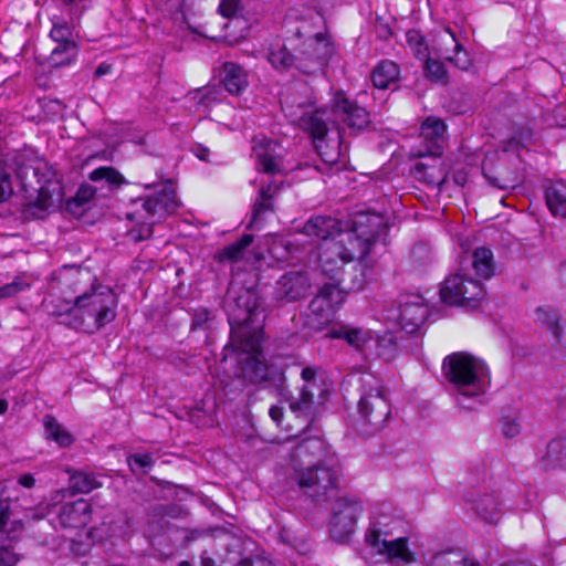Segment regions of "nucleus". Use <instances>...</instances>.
<instances>
[{"label": "nucleus", "mask_w": 566, "mask_h": 566, "mask_svg": "<svg viewBox=\"0 0 566 566\" xmlns=\"http://www.w3.org/2000/svg\"><path fill=\"white\" fill-rule=\"evenodd\" d=\"M223 308L230 325L229 346L239 355L238 363L243 378L252 384L262 382L273 387L277 395L289 399L283 368L268 363L261 349L264 301L259 289H229Z\"/></svg>", "instance_id": "f257e3e1"}, {"label": "nucleus", "mask_w": 566, "mask_h": 566, "mask_svg": "<svg viewBox=\"0 0 566 566\" xmlns=\"http://www.w3.org/2000/svg\"><path fill=\"white\" fill-rule=\"evenodd\" d=\"M62 197V186L48 163L27 160L21 153L2 159V218L12 216L21 222L42 219Z\"/></svg>", "instance_id": "f03ea898"}, {"label": "nucleus", "mask_w": 566, "mask_h": 566, "mask_svg": "<svg viewBox=\"0 0 566 566\" xmlns=\"http://www.w3.org/2000/svg\"><path fill=\"white\" fill-rule=\"evenodd\" d=\"M301 232L324 241L318 248L319 266L336 287L345 282L344 264L354 260H366L350 239L345 237L340 222L332 217H312Z\"/></svg>", "instance_id": "7ed1b4c3"}, {"label": "nucleus", "mask_w": 566, "mask_h": 566, "mask_svg": "<svg viewBox=\"0 0 566 566\" xmlns=\"http://www.w3.org/2000/svg\"><path fill=\"white\" fill-rule=\"evenodd\" d=\"M443 371L458 392L457 401L461 408L472 410L476 403H482L490 376L481 359L467 353H454L444 358Z\"/></svg>", "instance_id": "20e7f679"}, {"label": "nucleus", "mask_w": 566, "mask_h": 566, "mask_svg": "<svg viewBox=\"0 0 566 566\" xmlns=\"http://www.w3.org/2000/svg\"><path fill=\"white\" fill-rule=\"evenodd\" d=\"M325 125L335 128L338 134L348 129L352 135L368 129L371 119L365 107L348 99L343 93H337L331 106L304 113L300 117V126L312 129L316 136H322Z\"/></svg>", "instance_id": "39448f33"}, {"label": "nucleus", "mask_w": 566, "mask_h": 566, "mask_svg": "<svg viewBox=\"0 0 566 566\" xmlns=\"http://www.w3.org/2000/svg\"><path fill=\"white\" fill-rule=\"evenodd\" d=\"M359 381L360 398L350 421L360 436L371 437L384 428L391 413L389 390L371 374L363 375Z\"/></svg>", "instance_id": "423d86ee"}, {"label": "nucleus", "mask_w": 566, "mask_h": 566, "mask_svg": "<svg viewBox=\"0 0 566 566\" xmlns=\"http://www.w3.org/2000/svg\"><path fill=\"white\" fill-rule=\"evenodd\" d=\"M340 467L335 454H326L315 464L298 468L294 464V476L300 492L315 504H324L337 496Z\"/></svg>", "instance_id": "0eeeda50"}, {"label": "nucleus", "mask_w": 566, "mask_h": 566, "mask_svg": "<svg viewBox=\"0 0 566 566\" xmlns=\"http://www.w3.org/2000/svg\"><path fill=\"white\" fill-rule=\"evenodd\" d=\"M116 300L111 290L105 292L83 293L74 300L73 306L66 310L65 319L62 322L72 328H81L85 318H92L97 329L113 322L116 316Z\"/></svg>", "instance_id": "6e6552de"}, {"label": "nucleus", "mask_w": 566, "mask_h": 566, "mask_svg": "<svg viewBox=\"0 0 566 566\" xmlns=\"http://www.w3.org/2000/svg\"><path fill=\"white\" fill-rule=\"evenodd\" d=\"M484 295L485 291L482 282L469 276L464 268V260H460L459 271L447 277L440 289L443 303L463 306L469 310L476 308Z\"/></svg>", "instance_id": "1a4fd4ad"}, {"label": "nucleus", "mask_w": 566, "mask_h": 566, "mask_svg": "<svg viewBox=\"0 0 566 566\" xmlns=\"http://www.w3.org/2000/svg\"><path fill=\"white\" fill-rule=\"evenodd\" d=\"M344 233L367 259L377 242L387 244L388 224L381 214L358 212L350 222V229Z\"/></svg>", "instance_id": "9d476101"}, {"label": "nucleus", "mask_w": 566, "mask_h": 566, "mask_svg": "<svg viewBox=\"0 0 566 566\" xmlns=\"http://www.w3.org/2000/svg\"><path fill=\"white\" fill-rule=\"evenodd\" d=\"M332 45L322 33L307 39L295 54V69L311 75L322 72L332 55Z\"/></svg>", "instance_id": "9b49d317"}, {"label": "nucleus", "mask_w": 566, "mask_h": 566, "mask_svg": "<svg viewBox=\"0 0 566 566\" xmlns=\"http://www.w3.org/2000/svg\"><path fill=\"white\" fill-rule=\"evenodd\" d=\"M361 511L360 501L352 497H338L333 505L329 520L332 538L340 543L347 541L355 531Z\"/></svg>", "instance_id": "f8f14e48"}, {"label": "nucleus", "mask_w": 566, "mask_h": 566, "mask_svg": "<svg viewBox=\"0 0 566 566\" xmlns=\"http://www.w3.org/2000/svg\"><path fill=\"white\" fill-rule=\"evenodd\" d=\"M334 295H338L335 284H325L308 305L305 326L319 332L329 324L334 315Z\"/></svg>", "instance_id": "ddd939ff"}, {"label": "nucleus", "mask_w": 566, "mask_h": 566, "mask_svg": "<svg viewBox=\"0 0 566 566\" xmlns=\"http://www.w3.org/2000/svg\"><path fill=\"white\" fill-rule=\"evenodd\" d=\"M396 311V319L401 331L408 334H415L420 331L429 315L428 307L422 296L415 294L401 297Z\"/></svg>", "instance_id": "4468645a"}, {"label": "nucleus", "mask_w": 566, "mask_h": 566, "mask_svg": "<svg viewBox=\"0 0 566 566\" xmlns=\"http://www.w3.org/2000/svg\"><path fill=\"white\" fill-rule=\"evenodd\" d=\"M310 287V279L305 272L290 271L276 281L273 297L280 305L296 302L307 295Z\"/></svg>", "instance_id": "2eb2a0df"}, {"label": "nucleus", "mask_w": 566, "mask_h": 566, "mask_svg": "<svg viewBox=\"0 0 566 566\" xmlns=\"http://www.w3.org/2000/svg\"><path fill=\"white\" fill-rule=\"evenodd\" d=\"M381 530H368L365 535L366 543L375 548L379 554L386 555L389 560H400L409 563L412 560V555L407 547V539L403 537L394 541L381 538Z\"/></svg>", "instance_id": "dca6fc26"}, {"label": "nucleus", "mask_w": 566, "mask_h": 566, "mask_svg": "<svg viewBox=\"0 0 566 566\" xmlns=\"http://www.w3.org/2000/svg\"><path fill=\"white\" fill-rule=\"evenodd\" d=\"M315 375L316 371L312 367L302 369L301 376L306 385L302 387L298 398L290 403L294 412L312 418L315 417L317 408L321 405V401L316 402L314 400V389L319 390L321 394L323 392V390L314 384Z\"/></svg>", "instance_id": "f3484780"}, {"label": "nucleus", "mask_w": 566, "mask_h": 566, "mask_svg": "<svg viewBox=\"0 0 566 566\" xmlns=\"http://www.w3.org/2000/svg\"><path fill=\"white\" fill-rule=\"evenodd\" d=\"M482 172L490 185L501 190L514 189L520 182L517 170L504 160H500L496 165L484 161Z\"/></svg>", "instance_id": "a211bd4d"}, {"label": "nucleus", "mask_w": 566, "mask_h": 566, "mask_svg": "<svg viewBox=\"0 0 566 566\" xmlns=\"http://www.w3.org/2000/svg\"><path fill=\"white\" fill-rule=\"evenodd\" d=\"M92 509L84 499L63 504L57 513V518L64 528H80L87 525L91 520Z\"/></svg>", "instance_id": "6ab92c4d"}, {"label": "nucleus", "mask_w": 566, "mask_h": 566, "mask_svg": "<svg viewBox=\"0 0 566 566\" xmlns=\"http://www.w3.org/2000/svg\"><path fill=\"white\" fill-rule=\"evenodd\" d=\"M464 500L472 504L475 514L486 523L496 524L501 516L502 510L497 499L490 493L474 494L469 492L464 495Z\"/></svg>", "instance_id": "aec40b11"}, {"label": "nucleus", "mask_w": 566, "mask_h": 566, "mask_svg": "<svg viewBox=\"0 0 566 566\" xmlns=\"http://www.w3.org/2000/svg\"><path fill=\"white\" fill-rule=\"evenodd\" d=\"M177 207L176 195L170 182L164 185L161 190L143 200L144 210L151 217L172 213Z\"/></svg>", "instance_id": "412c9836"}, {"label": "nucleus", "mask_w": 566, "mask_h": 566, "mask_svg": "<svg viewBox=\"0 0 566 566\" xmlns=\"http://www.w3.org/2000/svg\"><path fill=\"white\" fill-rule=\"evenodd\" d=\"M325 450L324 442L318 438H308L298 442L291 452V463L298 468H305L315 464L313 460L324 459L323 452Z\"/></svg>", "instance_id": "4be33fe9"}, {"label": "nucleus", "mask_w": 566, "mask_h": 566, "mask_svg": "<svg viewBox=\"0 0 566 566\" xmlns=\"http://www.w3.org/2000/svg\"><path fill=\"white\" fill-rule=\"evenodd\" d=\"M323 129L325 132L322 134V136H316L312 129L304 130L311 135L315 149L321 159L327 165H335L338 163L342 155V134L336 133V138L328 139L327 134L329 130H332V128L325 125V128Z\"/></svg>", "instance_id": "5701e85b"}, {"label": "nucleus", "mask_w": 566, "mask_h": 566, "mask_svg": "<svg viewBox=\"0 0 566 566\" xmlns=\"http://www.w3.org/2000/svg\"><path fill=\"white\" fill-rule=\"evenodd\" d=\"M535 322L549 331L556 343L566 350V325L560 324V314L557 310L538 306L535 310Z\"/></svg>", "instance_id": "b1692460"}, {"label": "nucleus", "mask_w": 566, "mask_h": 566, "mask_svg": "<svg viewBox=\"0 0 566 566\" xmlns=\"http://www.w3.org/2000/svg\"><path fill=\"white\" fill-rule=\"evenodd\" d=\"M538 467L544 470L566 469V438L552 439L538 459Z\"/></svg>", "instance_id": "393cba45"}, {"label": "nucleus", "mask_w": 566, "mask_h": 566, "mask_svg": "<svg viewBox=\"0 0 566 566\" xmlns=\"http://www.w3.org/2000/svg\"><path fill=\"white\" fill-rule=\"evenodd\" d=\"M464 268L468 272L469 265L474 270L475 275L481 279H490L494 275L495 263L493 252L486 247L476 248L470 256H462Z\"/></svg>", "instance_id": "a878e982"}, {"label": "nucleus", "mask_w": 566, "mask_h": 566, "mask_svg": "<svg viewBox=\"0 0 566 566\" xmlns=\"http://www.w3.org/2000/svg\"><path fill=\"white\" fill-rule=\"evenodd\" d=\"M331 336L333 338L345 339L349 345L363 353L367 349H371L373 335L368 329L340 325L331 331Z\"/></svg>", "instance_id": "bb28decb"}, {"label": "nucleus", "mask_w": 566, "mask_h": 566, "mask_svg": "<svg viewBox=\"0 0 566 566\" xmlns=\"http://www.w3.org/2000/svg\"><path fill=\"white\" fill-rule=\"evenodd\" d=\"M220 77L224 88L232 95H240L249 84L245 71L233 62L223 63Z\"/></svg>", "instance_id": "cd10ccee"}, {"label": "nucleus", "mask_w": 566, "mask_h": 566, "mask_svg": "<svg viewBox=\"0 0 566 566\" xmlns=\"http://www.w3.org/2000/svg\"><path fill=\"white\" fill-rule=\"evenodd\" d=\"M545 202L549 212L557 218L566 220V184L549 181L544 186Z\"/></svg>", "instance_id": "c85d7f7f"}, {"label": "nucleus", "mask_w": 566, "mask_h": 566, "mask_svg": "<svg viewBox=\"0 0 566 566\" xmlns=\"http://www.w3.org/2000/svg\"><path fill=\"white\" fill-rule=\"evenodd\" d=\"M446 132L447 125L439 117L429 116L421 124L420 135L432 144L434 148L432 154L434 156H439L441 154L442 147L440 142L443 140Z\"/></svg>", "instance_id": "c756f323"}, {"label": "nucleus", "mask_w": 566, "mask_h": 566, "mask_svg": "<svg viewBox=\"0 0 566 566\" xmlns=\"http://www.w3.org/2000/svg\"><path fill=\"white\" fill-rule=\"evenodd\" d=\"M78 46L76 42L54 43L50 55L46 57L50 67L70 65L77 56Z\"/></svg>", "instance_id": "7c9ffc66"}, {"label": "nucleus", "mask_w": 566, "mask_h": 566, "mask_svg": "<svg viewBox=\"0 0 566 566\" xmlns=\"http://www.w3.org/2000/svg\"><path fill=\"white\" fill-rule=\"evenodd\" d=\"M271 185L262 186L253 203L252 217L248 228H258L259 223L263 221L264 214L273 211Z\"/></svg>", "instance_id": "2f4dec72"}, {"label": "nucleus", "mask_w": 566, "mask_h": 566, "mask_svg": "<svg viewBox=\"0 0 566 566\" xmlns=\"http://www.w3.org/2000/svg\"><path fill=\"white\" fill-rule=\"evenodd\" d=\"M399 75V67L392 61L380 62L371 73V81L375 87L385 90L394 83Z\"/></svg>", "instance_id": "473e14b6"}, {"label": "nucleus", "mask_w": 566, "mask_h": 566, "mask_svg": "<svg viewBox=\"0 0 566 566\" xmlns=\"http://www.w3.org/2000/svg\"><path fill=\"white\" fill-rule=\"evenodd\" d=\"M43 426L46 438L55 441L60 447L65 448L73 443V436L53 416L45 415Z\"/></svg>", "instance_id": "72a5a7b5"}, {"label": "nucleus", "mask_w": 566, "mask_h": 566, "mask_svg": "<svg viewBox=\"0 0 566 566\" xmlns=\"http://www.w3.org/2000/svg\"><path fill=\"white\" fill-rule=\"evenodd\" d=\"M67 472L70 473L69 489L73 493H88L102 486V483L92 473L73 470Z\"/></svg>", "instance_id": "f704fd0d"}, {"label": "nucleus", "mask_w": 566, "mask_h": 566, "mask_svg": "<svg viewBox=\"0 0 566 566\" xmlns=\"http://www.w3.org/2000/svg\"><path fill=\"white\" fill-rule=\"evenodd\" d=\"M376 348L377 356L385 360H391L396 357L399 352L398 338L391 332H386L382 335H378L376 338L373 337L371 348Z\"/></svg>", "instance_id": "c9c22d12"}, {"label": "nucleus", "mask_w": 566, "mask_h": 566, "mask_svg": "<svg viewBox=\"0 0 566 566\" xmlns=\"http://www.w3.org/2000/svg\"><path fill=\"white\" fill-rule=\"evenodd\" d=\"M253 151L260 171L270 175L280 172V160L272 154L269 145H258L253 148Z\"/></svg>", "instance_id": "e433bc0d"}, {"label": "nucleus", "mask_w": 566, "mask_h": 566, "mask_svg": "<svg viewBox=\"0 0 566 566\" xmlns=\"http://www.w3.org/2000/svg\"><path fill=\"white\" fill-rule=\"evenodd\" d=\"M96 190L90 185H82L74 197L67 199L65 208L75 216L80 217L84 211V206L95 196Z\"/></svg>", "instance_id": "4c0bfd02"}, {"label": "nucleus", "mask_w": 566, "mask_h": 566, "mask_svg": "<svg viewBox=\"0 0 566 566\" xmlns=\"http://www.w3.org/2000/svg\"><path fill=\"white\" fill-rule=\"evenodd\" d=\"M253 242V235L252 234H244L240 240H238L234 243H231L227 247H224L221 251H219L216 255L218 261L224 262V261H239L242 259L244 254V250Z\"/></svg>", "instance_id": "58836bf2"}, {"label": "nucleus", "mask_w": 566, "mask_h": 566, "mask_svg": "<svg viewBox=\"0 0 566 566\" xmlns=\"http://www.w3.org/2000/svg\"><path fill=\"white\" fill-rule=\"evenodd\" d=\"M295 54H292L285 45L271 46L268 53V60L274 69L279 71H289L295 69Z\"/></svg>", "instance_id": "ea45409f"}, {"label": "nucleus", "mask_w": 566, "mask_h": 566, "mask_svg": "<svg viewBox=\"0 0 566 566\" xmlns=\"http://www.w3.org/2000/svg\"><path fill=\"white\" fill-rule=\"evenodd\" d=\"M429 566H481L479 562L462 557L454 551L440 552L430 560Z\"/></svg>", "instance_id": "a19ab883"}, {"label": "nucleus", "mask_w": 566, "mask_h": 566, "mask_svg": "<svg viewBox=\"0 0 566 566\" xmlns=\"http://www.w3.org/2000/svg\"><path fill=\"white\" fill-rule=\"evenodd\" d=\"M216 328V316L212 314L211 311L201 307L195 310L192 314V321L190 329L192 332L202 331V332H209L213 331Z\"/></svg>", "instance_id": "79ce46f5"}, {"label": "nucleus", "mask_w": 566, "mask_h": 566, "mask_svg": "<svg viewBox=\"0 0 566 566\" xmlns=\"http://www.w3.org/2000/svg\"><path fill=\"white\" fill-rule=\"evenodd\" d=\"M446 32L449 34L450 41L453 43L454 55L448 56L447 60L453 63L460 70H468L471 65V60L463 49L462 44L455 39L454 33L450 30V28L446 29Z\"/></svg>", "instance_id": "37998d69"}, {"label": "nucleus", "mask_w": 566, "mask_h": 566, "mask_svg": "<svg viewBox=\"0 0 566 566\" xmlns=\"http://www.w3.org/2000/svg\"><path fill=\"white\" fill-rule=\"evenodd\" d=\"M424 75L432 82L443 83L448 82V72L444 64L431 57H427L423 65Z\"/></svg>", "instance_id": "c03bdc74"}, {"label": "nucleus", "mask_w": 566, "mask_h": 566, "mask_svg": "<svg viewBox=\"0 0 566 566\" xmlns=\"http://www.w3.org/2000/svg\"><path fill=\"white\" fill-rule=\"evenodd\" d=\"M31 284L32 277L29 274L22 273L17 275L11 282L2 285V298L15 296L17 294L30 289Z\"/></svg>", "instance_id": "a18cd8bd"}, {"label": "nucleus", "mask_w": 566, "mask_h": 566, "mask_svg": "<svg viewBox=\"0 0 566 566\" xmlns=\"http://www.w3.org/2000/svg\"><path fill=\"white\" fill-rule=\"evenodd\" d=\"M2 535L6 534L9 541H15L23 531V523L21 520H11L9 507L2 506Z\"/></svg>", "instance_id": "49530a36"}, {"label": "nucleus", "mask_w": 566, "mask_h": 566, "mask_svg": "<svg viewBox=\"0 0 566 566\" xmlns=\"http://www.w3.org/2000/svg\"><path fill=\"white\" fill-rule=\"evenodd\" d=\"M92 181L105 180L113 186H119L125 182L124 177L113 167H99L90 174Z\"/></svg>", "instance_id": "de8ad7c7"}, {"label": "nucleus", "mask_w": 566, "mask_h": 566, "mask_svg": "<svg viewBox=\"0 0 566 566\" xmlns=\"http://www.w3.org/2000/svg\"><path fill=\"white\" fill-rule=\"evenodd\" d=\"M50 38L53 43L75 42L73 28L67 22H53Z\"/></svg>", "instance_id": "09e8293b"}, {"label": "nucleus", "mask_w": 566, "mask_h": 566, "mask_svg": "<svg viewBox=\"0 0 566 566\" xmlns=\"http://www.w3.org/2000/svg\"><path fill=\"white\" fill-rule=\"evenodd\" d=\"M127 463L133 472H146L153 464L151 455L148 453L132 454L127 458Z\"/></svg>", "instance_id": "8fccbe9b"}, {"label": "nucleus", "mask_w": 566, "mask_h": 566, "mask_svg": "<svg viewBox=\"0 0 566 566\" xmlns=\"http://www.w3.org/2000/svg\"><path fill=\"white\" fill-rule=\"evenodd\" d=\"M226 528L223 527H214V528H193V530H184V544L188 545L193 541L207 535L214 536L216 533H224Z\"/></svg>", "instance_id": "3c124183"}, {"label": "nucleus", "mask_w": 566, "mask_h": 566, "mask_svg": "<svg viewBox=\"0 0 566 566\" xmlns=\"http://www.w3.org/2000/svg\"><path fill=\"white\" fill-rule=\"evenodd\" d=\"M153 235V223L143 222L128 231L127 237L134 242H140Z\"/></svg>", "instance_id": "603ef678"}, {"label": "nucleus", "mask_w": 566, "mask_h": 566, "mask_svg": "<svg viewBox=\"0 0 566 566\" xmlns=\"http://www.w3.org/2000/svg\"><path fill=\"white\" fill-rule=\"evenodd\" d=\"M157 485L163 490H171V497L178 501H185L190 494L187 488L182 485H176L166 480H158Z\"/></svg>", "instance_id": "864d4df0"}, {"label": "nucleus", "mask_w": 566, "mask_h": 566, "mask_svg": "<svg viewBox=\"0 0 566 566\" xmlns=\"http://www.w3.org/2000/svg\"><path fill=\"white\" fill-rule=\"evenodd\" d=\"M502 433L505 438L512 439L520 434V423L511 417H503L501 420Z\"/></svg>", "instance_id": "5fc2aeb1"}, {"label": "nucleus", "mask_w": 566, "mask_h": 566, "mask_svg": "<svg viewBox=\"0 0 566 566\" xmlns=\"http://www.w3.org/2000/svg\"><path fill=\"white\" fill-rule=\"evenodd\" d=\"M240 9L239 0H221L218 12L224 18H232Z\"/></svg>", "instance_id": "6e6d98bb"}, {"label": "nucleus", "mask_w": 566, "mask_h": 566, "mask_svg": "<svg viewBox=\"0 0 566 566\" xmlns=\"http://www.w3.org/2000/svg\"><path fill=\"white\" fill-rule=\"evenodd\" d=\"M50 512V504H41L36 509L29 510L25 514L29 521H40L44 518Z\"/></svg>", "instance_id": "4d7b16f0"}, {"label": "nucleus", "mask_w": 566, "mask_h": 566, "mask_svg": "<svg viewBox=\"0 0 566 566\" xmlns=\"http://www.w3.org/2000/svg\"><path fill=\"white\" fill-rule=\"evenodd\" d=\"M178 566H196L195 564L188 562V560H181L178 563ZM199 566H217V562L214 558H212L208 551H202L199 556Z\"/></svg>", "instance_id": "13d9d810"}, {"label": "nucleus", "mask_w": 566, "mask_h": 566, "mask_svg": "<svg viewBox=\"0 0 566 566\" xmlns=\"http://www.w3.org/2000/svg\"><path fill=\"white\" fill-rule=\"evenodd\" d=\"M148 514L154 517H163V516H170V517H177L175 513H170L167 509V505L165 504H155L148 507Z\"/></svg>", "instance_id": "bf43d9fd"}, {"label": "nucleus", "mask_w": 566, "mask_h": 566, "mask_svg": "<svg viewBox=\"0 0 566 566\" xmlns=\"http://www.w3.org/2000/svg\"><path fill=\"white\" fill-rule=\"evenodd\" d=\"M1 560H2V566H14L18 563L19 557L17 554L11 552L8 546L2 545Z\"/></svg>", "instance_id": "052dcab7"}, {"label": "nucleus", "mask_w": 566, "mask_h": 566, "mask_svg": "<svg viewBox=\"0 0 566 566\" xmlns=\"http://www.w3.org/2000/svg\"><path fill=\"white\" fill-rule=\"evenodd\" d=\"M191 151L198 159L202 161H209V148L202 144H195L191 148Z\"/></svg>", "instance_id": "680f3d73"}, {"label": "nucleus", "mask_w": 566, "mask_h": 566, "mask_svg": "<svg viewBox=\"0 0 566 566\" xmlns=\"http://www.w3.org/2000/svg\"><path fill=\"white\" fill-rule=\"evenodd\" d=\"M15 484L25 489H32L35 485V479L32 474L25 473L18 476Z\"/></svg>", "instance_id": "e2e57ef3"}, {"label": "nucleus", "mask_w": 566, "mask_h": 566, "mask_svg": "<svg viewBox=\"0 0 566 566\" xmlns=\"http://www.w3.org/2000/svg\"><path fill=\"white\" fill-rule=\"evenodd\" d=\"M211 93V90H207L205 93L202 90H197L192 93L191 98L195 99L197 104H206L207 101L212 99L210 97Z\"/></svg>", "instance_id": "0e129e2a"}, {"label": "nucleus", "mask_w": 566, "mask_h": 566, "mask_svg": "<svg viewBox=\"0 0 566 566\" xmlns=\"http://www.w3.org/2000/svg\"><path fill=\"white\" fill-rule=\"evenodd\" d=\"M269 415L276 424H280L283 419V408L280 406H272L269 410Z\"/></svg>", "instance_id": "69168bd1"}, {"label": "nucleus", "mask_w": 566, "mask_h": 566, "mask_svg": "<svg viewBox=\"0 0 566 566\" xmlns=\"http://www.w3.org/2000/svg\"><path fill=\"white\" fill-rule=\"evenodd\" d=\"M109 70H111V66L103 63V64L97 66V69L95 70L94 74H95V76L99 77V76L108 73Z\"/></svg>", "instance_id": "338daca9"}, {"label": "nucleus", "mask_w": 566, "mask_h": 566, "mask_svg": "<svg viewBox=\"0 0 566 566\" xmlns=\"http://www.w3.org/2000/svg\"><path fill=\"white\" fill-rule=\"evenodd\" d=\"M238 566H253V559L250 558V557H247V558H242Z\"/></svg>", "instance_id": "774afa93"}]
</instances>
